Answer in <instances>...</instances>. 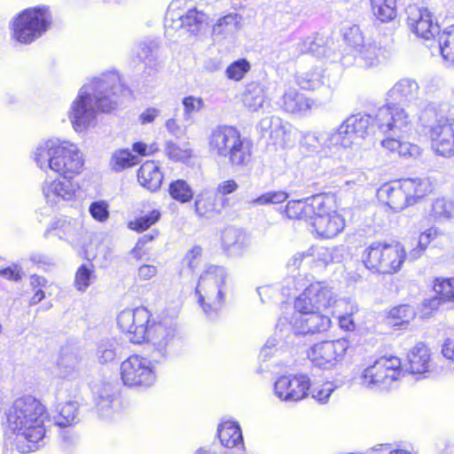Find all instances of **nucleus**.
Returning <instances> with one entry per match:
<instances>
[{"label": "nucleus", "instance_id": "f257e3e1", "mask_svg": "<svg viewBox=\"0 0 454 454\" xmlns=\"http://www.w3.org/2000/svg\"><path fill=\"white\" fill-rule=\"evenodd\" d=\"M130 94L116 72L101 74L80 89L68 112L69 120L76 132L87 129L95 121L98 111L110 112Z\"/></svg>", "mask_w": 454, "mask_h": 454}, {"label": "nucleus", "instance_id": "f03ea898", "mask_svg": "<svg viewBox=\"0 0 454 454\" xmlns=\"http://www.w3.org/2000/svg\"><path fill=\"white\" fill-rule=\"evenodd\" d=\"M412 117L403 107H391L389 104L377 109L372 114H353L348 116L337 129L329 131L327 140L330 145H338L344 148L360 144L368 137L376 126L384 133L399 136L411 126Z\"/></svg>", "mask_w": 454, "mask_h": 454}, {"label": "nucleus", "instance_id": "7ed1b4c3", "mask_svg": "<svg viewBox=\"0 0 454 454\" xmlns=\"http://www.w3.org/2000/svg\"><path fill=\"white\" fill-rule=\"evenodd\" d=\"M6 417L8 428L14 434L12 443L20 453L35 451L43 444L47 414L37 399L31 395L16 399Z\"/></svg>", "mask_w": 454, "mask_h": 454}, {"label": "nucleus", "instance_id": "20e7f679", "mask_svg": "<svg viewBox=\"0 0 454 454\" xmlns=\"http://www.w3.org/2000/svg\"><path fill=\"white\" fill-rule=\"evenodd\" d=\"M317 309H295L286 311L278 320L274 337L270 338L261 350V356L267 358L273 348L294 346L301 335L325 332L331 326V319Z\"/></svg>", "mask_w": 454, "mask_h": 454}, {"label": "nucleus", "instance_id": "39448f33", "mask_svg": "<svg viewBox=\"0 0 454 454\" xmlns=\"http://www.w3.org/2000/svg\"><path fill=\"white\" fill-rule=\"evenodd\" d=\"M33 159L41 169H51L66 179L80 174L84 165L78 147L58 138L41 142L33 153Z\"/></svg>", "mask_w": 454, "mask_h": 454}, {"label": "nucleus", "instance_id": "423d86ee", "mask_svg": "<svg viewBox=\"0 0 454 454\" xmlns=\"http://www.w3.org/2000/svg\"><path fill=\"white\" fill-rule=\"evenodd\" d=\"M227 291L226 269L214 264L207 265L198 280L195 294L200 307L208 319L215 320L220 316Z\"/></svg>", "mask_w": 454, "mask_h": 454}, {"label": "nucleus", "instance_id": "0eeeda50", "mask_svg": "<svg viewBox=\"0 0 454 454\" xmlns=\"http://www.w3.org/2000/svg\"><path fill=\"white\" fill-rule=\"evenodd\" d=\"M428 180L407 178L387 183L377 192L378 198L395 211H400L413 205L430 192Z\"/></svg>", "mask_w": 454, "mask_h": 454}, {"label": "nucleus", "instance_id": "6e6552de", "mask_svg": "<svg viewBox=\"0 0 454 454\" xmlns=\"http://www.w3.org/2000/svg\"><path fill=\"white\" fill-rule=\"evenodd\" d=\"M407 257L404 247L400 242H372L363 254L364 266L380 274L392 275L399 272Z\"/></svg>", "mask_w": 454, "mask_h": 454}, {"label": "nucleus", "instance_id": "1a4fd4ad", "mask_svg": "<svg viewBox=\"0 0 454 454\" xmlns=\"http://www.w3.org/2000/svg\"><path fill=\"white\" fill-rule=\"evenodd\" d=\"M52 16L45 5L27 8L12 22L13 38L25 44L41 37L51 27Z\"/></svg>", "mask_w": 454, "mask_h": 454}, {"label": "nucleus", "instance_id": "9d476101", "mask_svg": "<svg viewBox=\"0 0 454 454\" xmlns=\"http://www.w3.org/2000/svg\"><path fill=\"white\" fill-rule=\"evenodd\" d=\"M403 375L401 360L395 356H384L363 370L359 383L370 389L387 390Z\"/></svg>", "mask_w": 454, "mask_h": 454}, {"label": "nucleus", "instance_id": "9b49d317", "mask_svg": "<svg viewBox=\"0 0 454 454\" xmlns=\"http://www.w3.org/2000/svg\"><path fill=\"white\" fill-rule=\"evenodd\" d=\"M161 364L140 355H131L120 365L121 380L129 387L146 389L154 385L157 380L156 365Z\"/></svg>", "mask_w": 454, "mask_h": 454}, {"label": "nucleus", "instance_id": "f8f14e48", "mask_svg": "<svg viewBox=\"0 0 454 454\" xmlns=\"http://www.w3.org/2000/svg\"><path fill=\"white\" fill-rule=\"evenodd\" d=\"M184 0H173L167 10L165 18L166 33L185 29L191 34L205 30L208 25V16L195 7H186Z\"/></svg>", "mask_w": 454, "mask_h": 454}, {"label": "nucleus", "instance_id": "ddd939ff", "mask_svg": "<svg viewBox=\"0 0 454 454\" xmlns=\"http://www.w3.org/2000/svg\"><path fill=\"white\" fill-rule=\"evenodd\" d=\"M348 346V340L344 338L321 341L309 348L308 358L314 366L330 370L343 360Z\"/></svg>", "mask_w": 454, "mask_h": 454}, {"label": "nucleus", "instance_id": "4468645a", "mask_svg": "<svg viewBox=\"0 0 454 454\" xmlns=\"http://www.w3.org/2000/svg\"><path fill=\"white\" fill-rule=\"evenodd\" d=\"M339 300L326 282L316 281L307 286L294 301V309L299 310H323L335 305ZM340 301H342L340 300Z\"/></svg>", "mask_w": 454, "mask_h": 454}, {"label": "nucleus", "instance_id": "2eb2a0df", "mask_svg": "<svg viewBox=\"0 0 454 454\" xmlns=\"http://www.w3.org/2000/svg\"><path fill=\"white\" fill-rule=\"evenodd\" d=\"M149 323L150 312L145 307L124 309L117 317L120 329L134 344H141L145 340L150 327Z\"/></svg>", "mask_w": 454, "mask_h": 454}, {"label": "nucleus", "instance_id": "dca6fc26", "mask_svg": "<svg viewBox=\"0 0 454 454\" xmlns=\"http://www.w3.org/2000/svg\"><path fill=\"white\" fill-rule=\"evenodd\" d=\"M309 224L318 236L332 239L340 233L345 227L343 216L331 208V200L324 196V207L315 210Z\"/></svg>", "mask_w": 454, "mask_h": 454}, {"label": "nucleus", "instance_id": "f3484780", "mask_svg": "<svg viewBox=\"0 0 454 454\" xmlns=\"http://www.w3.org/2000/svg\"><path fill=\"white\" fill-rule=\"evenodd\" d=\"M310 379L305 374L284 375L274 384V395L284 402H298L308 395Z\"/></svg>", "mask_w": 454, "mask_h": 454}, {"label": "nucleus", "instance_id": "a211bd4d", "mask_svg": "<svg viewBox=\"0 0 454 454\" xmlns=\"http://www.w3.org/2000/svg\"><path fill=\"white\" fill-rule=\"evenodd\" d=\"M432 147L439 155H454V119L445 116L436 118L430 127Z\"/></svg>", "mask_w": 454, "mask_h": 454}, {"label": "nucleus", "instance_id": "6ab92c4d", "mask_svg": "<svg viewBox=\"0 0 454 454\" xmlns=\"http://www.w3.org/2000/svg\"><path fill=\"white\" fill-rule=\"evenodd\" d=\"M175 336V330L163 323H153L148 329L145 340L151 343L153 349L150 355L154 361L163 363L168 358V348Z\"/></svg>", "mask_w": 454, "mask_h": 454}, {"label": "nucleus", "instance_id": "aec40b11", "mask_svg": "<svg viewBox=\"0 0 454 454\" xmlns=\"http://www.w3.org/2000/svg\"><path fill=\"white\" fill-rule=\"evenodd\" d=\"M406 12L407 24L418 37L428 41L438 33V25L434 22L432 14L427 8L410 5Z\"/></svg>", "mask_w": 454, "mask_h": 454}, {"label": "nucleus", "instance_id": "412c9836", "mask_svg": "<svg viewBox=\"0 0 454 454\" xmlns=\"http://www.w3.org/2000/svg\"><path fill=\"white\" fill-rule=\"evenodd\" d=\"M307 53L317 58L323 56L325 53L323 40L318 39L317 36L315 35L301 38L297 43L281 48L277 56V60L285 63L296 59L300 56Z\"/></svg>", "mask_w": 454, "mask_h": 454}, {"label": "nucleus", "instance_id": "4be33fe9", "mask_svg": "<svg viewBox=\"0 0 454 454\" xmlns=\"http://www.w3.org/2000/svg\"><path fill=\"white\" fill-rule=\"evenodd\" d=\"M324 207V195L317 194L305 200H290L285 207V214L289 219L302 220L310 223L315 210H321Z\"/></svg>", "mask_w": 454, "mask_h": 454}, {"label": "nucleus", "instance_id": "5701e85b", "mask_svg": "<svg viewBox=\"0 0 454 454\" xmlns=\"http://www.w3.org/2000/svg\"><path fill=\"white\" fill-rule=\"evenodd\" d=\"M262 136L269 137L273 144L284 146L291 132V125L278 116L262 118L258 125Z\"/></svg>", "mask_w": 454, "mask_h": 454}, {"label": "nucleus", "instance_id": "b1692460", "mask_svg": "<svg viewBox=\"0 0 454 454\" xmlns=\"http://www.w3.org/2000/svg\"><path fill=\"white\" fill-rule=\"evenodd\" d=\"M252 142L240 135L218 158L232 166L244 167L252 160Z\"/></svg>", "mask_w": 454, "mask_h": 454}, {"label": "nucleus", "instance_id": "393cba45", "mask_svg": "<svg viewBox=\"0 0 454 454\" xmlns=\"http://www.w3.org/2000/svg\"><path fill=\"white\" fill-rule=\"evenodd\" d=\"M43 194L46 202L51 205H57L61 201L71 200L75 194L76 188L70 181H45L42 186Z\"/></svg>", "mask_w": 454, "mask_h": 454}, {"label": "nucleus", "instance_id": "a878e982", "mask_svg": "<svg viewBox=\"0 0 454 454\" xmlns=\"http://www.w3.org/2000/svg\"><path fill=\"white\" fill-rule=\"evenodd\" d=\"M419 86L415 80L404 78L398 81L387 93L386 104L391 107H400L395 102H411L418 98Z\"/></svg>", "mask_w": 454, "mask_h": 454}, {"label": "nucleus", "instance_id": "bb28decb", "mask_svg": "<svg viewBox=\"0 0 454 454\" xmlns=\"http://www.w3.org/2000/svg\"><path fill=\"white\" fill-rule=\"evenodd\" d=\"M240 135V132L231 126L215 128L208 137L209 151L219 157Z\"/></svg>", "mask_w": 454, "mask_h": 454}, {"label": "nucleus", "instance_id": "cd10ccee", "mask_svg": "<svg viewBox=\"0 0 454 454\" xmlns=\"http://www.w3.org/2000/svg\"><path fill=\"white\" fill-rule=\"evenodd\" d=\"M222 207L220 199L212 191H202L196 195L194 210L200 218H213L221 213Z\"/></svg>", "mask_w": 454, "mask_h": 454}, {"label": "nucleus", "instance_id": "c85d7f7f", "mask_svg": "<svg viewBox=\"0 0 454 454\" xmlns=\"http://www.w3.org/2000/svg\"><path fill=\"white\" fill-rule=\"evenodd\" d=\"M242 100L245 107L250 112L265 111L270 105L265 86L259 82H251L247 85Z\"/></svg>", "mask_w": 454, "mask_h": 454}, {"label": "nucleus", "instance_id": "c756f323", "mask_svg": "<svg viewBox=\"0 0 454 454\" xmlns=\"http://www.w3.org/2000/svg\"><path fill=\"white\" fill-rule=\"evenodd\" d=\"M411 373L422 374L433 368L430 349L422 342L416 344L407 355Z\"/></svg>", "mask_w": 454, "mask_h": 454}, {"label": "nucleus", "instance_id": "7c9ffc66", "mask_svg": "<svg viewBox=\"0 0 454 454\" xmlns=\"http://www.w3.org/2000/svg\"><path fill=\"white\" fill-rule=\"evenodd\" d=\"M92 391L99 415L104 418L110 417L115 400L114 386L109 382H100L93 386Z\"/></svg>", "mask_w": 454, "mask_h": 454}, {"label": "nucleus", "instance_id": "2f4dec72", "mask_svg": "<svg viewBox=\"0 0 454 454\" xmlns=\"http://www.w3.org/2000/svg\"><path fill=\"white\" fill-rule=\"evenodd\" d=\"M312 255V253H296L287 262L286 268L287 270L292 274V276H289L285 279V284L281 288L283 295L290 296L292 291L298 290L303 286L302 284L300 283V280L297 278V277L299 276V270L303 261L310 259Z\"/></svg>", "mask_w": 454, "mask_h": 454}, {"label": "nucleus", "instance_id": "473e14b6", "mask_svg": "<svg viewBox=\"0 0 454 454\" xmlns=\"http://www.w3.org/2000/svg\"><path fill=\"white\" fill-rule=\"evenodd\" d=\"M139 184L151 192H156L160 188L163 174L158 164L153 160H147L137 170Z\"/></svg>", "mask_w": 454, "mask_h": 454}, {"label": "nucleus", "instance_id": "72a5a7b5", "mask_svg": "<svg viewBox=\"0 0 454 454\" xmlns=\"http://www.w3.org/2000/svg\"><path fill=\"white\" fill-rule=\"evenodd\" d=\"M218 437L223 446L243 451L244 442L239 425L234 421H225L218 427Z\"/></svg>", "mask_w": 454, "mask_h": 454}, {"label": "nucleus", "instance_id": "f704fd0d", "mask_svg": "<svg viewBox=\"0 0 454 454\" xmlns=\"http://www.w3.org/2000/svg\"><path fill=\"white\" fill-rule=\"evenodd\" d=\"M279 105L287 113L304 114L310 109L312 102L295 89H289L282 96Z\"/></svg>", "mask_w": 454, "mask_h": 454}, {"label": "nucleus", "instance_id": "c9c22d12", "mask_svg": "<svg viewBox=\"0 0 454 454\" xmlns=\"http://www.w3.org/2000/svg\"><path fill=\"white\" fill-rule=\"evenodd\" d=\"M222 242L228 253L239 254L248 246V238L241 229L231 226L223 231Z\"/></svg>", "mask_w": 454, "mask_h": 454}, {"label": "nucleus", "instance_id": "e433bc0d", "mask_svg": "<svg viewBox=\"0 0 454 454\" xmlns=\"http://www.w3.org/2000/svg\"><path fill=\"white\" fill-rule=\"evenodd\" d=\"M380 145L386 151L403 158H417L420 155L419 145L410 142H403L395 137H387L381 140Z\"/></svg>", "mask_w": 454, "mask_h": 454}, {"label": "nucleus", "instance_id": "4c0bfd02", "mask_svg": "<svg viewBox=\"0 0 454 454\" xmlns=\"http://www.w3.org/2000/svg\"><path fill=\"white\" fill-rule=\"evenodd\" d=\"M242 20L239 13H228L216 20L212 27V33L216 36H231L241 28Z\"/></svg>", "mask_w": 454, "mask_h": 454}, {"label": "nucleus", "instance_id": "58836bf2", "mask_svg": "<svg viewBox=\"0 0 454 454\" xmlns=\"http://www.w3.org/2000/svg\"><path fill=\"white\" fill-rule=\"evenodd\" d=\"M58 369L60 377L67 380L75 379L80 375L81 360L75 353L63 350L58 361Z\"/></svg>", "mask_w": 454, "mask_h": 454}, {"label": "nucleus", "instance_id": "ea45409f", "mask_svg": "<svg viewBox=\"0 0 454 454\" xmlns=\"http://www.w3.org/2000/svg\"><path fill=\"white\" fill-rule=\"evenodd\" d=\"M435 50L448 65L454 67V25L439 35Z\"/></svg>", "mask_w": 454, "mask_h": 454}, {"label": "nucleus", "instance_id": "a19ab883", "mask_svg": "<svg viewBox=\"0 0 454 454\" xmlns=\"http://www.w3.org/2000/svg\"><path fill=\"white\" fill-rule=\"evenodd\" d=\"M373 16L380 22L387 23L396 16V0H370Z\"/></svg>", "mask_w": 454, "mask_h": 454}, {"label": "nucleus", "instance_id": "79ce46f5", "mask_svg": "<svg viewBox=\"0 0 454 454\" xmlns=\"http://www.w3.org/2000/svg\"><path fill=\"white\" fill-rule=\"evenodd\" d=\"M356 52V62L361 67H371L380 63V48L375 43L362 44Z\"/></svg>", "mask_w": 454, "mask_h": 454}, {"label": "nucleus", "instance_id": "37998d69", "mask_svg": "<svg viewBox=\"0 0 454 454\" xmlns=\"http://www.w3.org/2000/svg\"><path fill=\"white\" fill-rule=\"evenodd\" d=\"M166 156L173 161H185L192 157V149L188 142L176 143L172 140L165 142Z\"/></svg>", "mask_w": 454, "mask_h": 454}, {"label": "nucleus", "instance_id": "c03bdc74", "mask_svg": "<svg viewBox=\"0 0 454 454\" xmlns=\"http://www.w3.org/2000/svg\"><path fill=\"white\" fill-rule=\"evenodd\" d=\"M387 315L390 323L395 325H403L415 317L416 312L411 305L401 304L392 308Z\"/></svg>", "mask_w": 454, "mask_h": 454}, {"label": "nucleus", "instance_id": "a18cd8bd", "mask_svg": "<svg viewBox=\"0 0 454 454\" xmlns=\"http://www.w3.org/2000/svg\"><path fill=\"white\" fill-rule=\"evenodd\" d=\"M78 414V403L76 402H67L60 408L56 425L60 427H69L76 423Z\"/></svg>", "mask_w": 454, "mask_h": 454}, {"label": "nucleus", "instance_id": "49530a36", "mask_svg": "<svg viewBox=\"0 0 454 454\" xmlns=\"http://www.w3.org/2000/svg\"><path fill=\"white\" fill-rule=\"evenodd\" d=\"M168 192L174 200L181 203L190 201L193 196L191 186L183 179L171 182L168 186Z\"/></svg>", "mask_w": 454, "mask_h": 454}, {"label": "nucleus", "instance_id": "de8ad7c7", "mask_svg": "<svg viewBox=\"0 0 454 454\" xmlns=\"http://www.w3.org/2000/svg\"><path fill=\"white\" fill-rule=\"evenodd\" d=\"M329 132L317 135L313 132L305 133L301 140V145L309 153H315L319 150L322 145L326 146H332L327 140V135Z\"/></svg>", "mask_w": 454, "mask_h": 454}, {"label": "nucleus", "instance_id": "09e8293b", "mask_svg": "<svg viewBox=\"0 0 454 454\" xmlns=\"http://www.w3.org/2000/svg\"><path fill=\"white\" fill-rule=\"evenodd\" d=\"M135 156L129 150H118L112 154L110 166L113 170L120 172L135 165Z\"/></svg>", "mask_w": 454, "mask_h": 454}, {"label": "nucleus", "instance_id": "8fccbe9b", "mask_svg": "<svg viewBox=\"0 0 454 454\" xmlns=\"http://www.w3.org/2000/svg\"><path fill=\"white\" fill-rule=\"evenodd\" d=\"M296 81L302 90H315L323 83L321 71L318 69L298 74Z\"/></svg>", "mask_w": 454, "mask_h": 454}, {"label": "nucleus", "instance_id": "3c124183", "mask_svg": "<svg viewBox=\"0 0 454 454\" xmlns=\"http://www.w3.org/2000/svg\"><path fill=\"white\" fill-rule=\"evenodd\" d=\"M251 65L246 59H238L228 66L225 70V75L228 79L240 81L245 74L248 73Z\"/></svg>", "mask_w": 454, "mask_h": 454}, {"label": "nucleus", "instance_id": "603ef678", "mask_svg": "<svg viewBox=\"0 0 454 454\" xmlns=\"http://www.w3.org/2000/svg\"><path fill=\"white\" fill-rule=\"evenodd\" d=\"M184 121L192 120L204 107V100L200 97L186 96L182 99Z\"/></svg>", "mask_w": 454, "mask_h": 454}, {"label": "nucleus", "instance_id": "864d4df0", "mask_svg": "<svg viewBox=\"0 0 454 454\" xmlns=\"http://www.w3.org/2000/svg\"><path fill=\"white\" fill-rule=\"evenodd\" d=\"M93 276V266L82 264L75 273L74 286L80 292H84L90 285V279Z\"/></svg>", "mask_w": 454, "mask_h": 454}, {"label": "nucleus", "instance_id": "5fc2aeb1", "mask_svg": "<svg viewBox=\"0 0 454 454\" xmlns=\"http://www.w3.org/2000/svg\"><path fill=\"white\" fill-rule=\"evenodd\" d=\"M89 213L95 221L106 223L110 216L109 203L104 200L93 201L89 207Z\"/></svg>", "mask_w": 454, "mask_h": 454}, {"label": "nucleus", "instance_id": "6e6d98bb", "mask_svg": "<svg viewBox=\"0 0 454 454\" xmlns=\"http://www.w3.org/2000/svg\"><path fill=\"white\" fill-rule=\"evenodd\" d=\"M160 215V214L158 210H153L135 221L129 222V227L138 232L144 231L155 223L159 220Z\"/></svg>", "mask_w": 454, "mask_h": 454}, {"label": "nucleus", "instance_id": "4d7b16f0", "mask_svg": "<svg viewBox=\"0 0 454 454\" xmlns=\"http://www.w3.org/2000/svg\"><path fill=\"white\" fill-rule=\"evenodd\" d=\"M288 194L283 191L268 192L252 200V204L264 206L270 204H278L286 201Z\"/></svg>", "mask_w": 454, "mask_h": 454}, {"label": "nucleus", "instance_id": "13d9d810", "mask_svg": "<svg viewBox=\"0 0 454 454\" xmlns=\"http://www.w3.org/2000/svg\"><path fill=\"white\" fill-rule=\"evenodd\" d=\"M342 248L339 247H321L317 248V260L322 262L323 265L329 263L339 262L341 261L340 251Z\"/></svg>", "mask_w": 454, "mask_h": 454}, {"label": "nucleus", "instance_id": "bf43d9fd", "mask_svg": "<svg viewBox=\"0 0 454 454\" xmlns=\"http://www.w3.org/2000/svg\"><path fill=\"white\" fill-rule=\"evenodd\" d=\"M434 290L446 300H454V278H436Z\"/></svg>", "mask_w": 454, "mask_h": 454}, {"label": "nucleus", "instance_id": "052dcab7", "mask_svg": "<svg viewBox=\"0 0 454 454\" xmlns=\"http://www.w3.org/2000/svg\"><path fill=\"white\" fill-rule=\"evenodd\" d=\"M452 205L442 198L436 199L432 204V213L435 219H449L452 215Z\"/></svg>", "mask_w": 454, "mask_h": 454}, {"label": "nucleus", "instance_id": "680f3d73", "mask_svg": "<svg viewBox=\"0 0 454 454\" xmlns=\"http://www.w3.org/2000/svg\"><path fill=\"white\" fill-rule=\"evenodd\" d=\"M202 261V248L195 246L191 248L183 259V263L192 270L197 269Z\"/></svg>", "mask_w": 454, "mask_h": 454}, {"label": "nucleus", "instance_id": "e2e57ef3", "mask_svg": "<svg viewBox=\"0 0 454 454\" xmlns=\"http://www.w3.org/2000/svg\"><path fill=\"white\" fill-rule=\"evenodd\" d=\"M54 230L60 239H68L74 235L76 228L72 220L59 219L56 222Z\"/></svg>", "mask_w": 454, "mask_h": 454}, {"label": "nucleus", "instance_id": "0e129e2a", "mask_svg": "<svg viewBox=\"0 0 454 454\" xmlns=\"http://www.w3.org/2000/svg\"><path fill=\"white\" fill-rule=\"evenodd\" d=\"M350 308L349 310L341 316L338 317L339 325L342 330L354 331L356 329V324L353 319V315L358 311L357 306L355 303L348 301Z\"/></svg>", "mask_w": 454, "mask_h": 454}, {"label": "nucleus", "instance_id": "69168bd1", "mask_svg": "<svg viewBox=\"0 0 454 454\" xmlns=\"http://www.w3.org/2000/svg\"><path fill=\"white\" fill-rule=\"evenodd\" d=\"M334 390L333 384L326 382L321 386L315 387L311 390V396L319 403H325Z\"/></svg>", "mask_w": 454, "mask_h": 454}, {"label": "nucleus", "instance_id": "338daca9", "mask_svg": "<svg viewBox=\"0 0 454 454\" xmlns=\"http://www.w3.org/2000/svg\"><path fill=\"white\" fill-rule=\"evenodd\" d=\"M98 361L101 364L111 362L115 357V348L113 343L101 344L97 351Z\"/></svg>", "mask_w": 454, "mask_h": 454}, {"label": "nucleus", "instance_id": "774afa93", "mask_svg": "<svg viewBox=\"0 0 454 454\" xmlns=\"http://www.w3.org/2000/svg\"><path fill=\"white\" fill-rule=\"evenodd\" d=\"M158 274V268L153 264H142L137 268V279L140 282L149 281Z\"/></svg>", "mask_w": 454, "mask_h": 454}]
</instances>
